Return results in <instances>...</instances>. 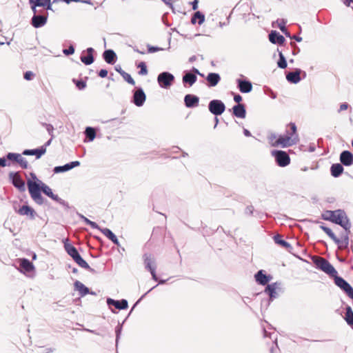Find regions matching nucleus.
Masks as SVG:
<instances>
[{
  "label": "nucleus",
  "instance_id": "nucleus-1",
  "mask_svg": "<svg viewBox=\"0 0 353 353\" xmlns=\"http://www.w3.org/2000/svg\"><path fill=\"white\" fill-rule=\"evenodd\" d=\"M31 176L33 179H37L39 183H37V182H33L30 180L27 182L29 193L31 198L35 203L39 205H42L44 203V198L41 194V191H42L43 194L52 199L53 201L59 203L65 209L68 210L70 208V205L68 202L59 197L57 194H54L52 192V189L46 183L37 179L34 173H31Z\"/></svg>",
  "mask_w": 353,
  "mask_h": 353
},
{
  "label": "nucleus",
  "instance_id": "nucleus-2",
  "mask_svg": "<svg viewBox=\"0 0 353 353\" xmlns=\"http://www.w3.org/2000/svg\"><path fill=\"white\" fill-rule=\"evenodd\" d=\"M322 218L324 220L330 221L341 225L345 230H347L351 228V223L343 210H327L322 214Z\"/></svg>",
  "mask_w": 353,
  "mask_h": 353
},
{
  "label": "nucleus",
  "instance_id": "nucleus-3",
  "mask_svg": "<svg viewBox=\"0 0 353 353\" xmlns=\"http://www.w3.org/2000/svg\"><path fill=\"white\" fill-rule=\"evenodd\" d=\"M314 263L316 267L328 274L330 277H333L335 274H337V271L333 267V265L324 258L317 256L314 260Z\"/></svg>",
  "mask_w": 353,
  "mask_h": 353
},
{
  "label": "nucleus",
  "instance_id": "nucleus-4",
  "mask_svg": "<svg viewBox=\"0 0 353 353\" xmlns=\"http://www.w3.org/2000/svg\"><path fill=\"white\" fill-rule=\"evenodd\" d=\"M335 285L353 300V288L341 276L335 274L333 277Z\"/></svg>",
  "mask_w": 353,
  "mask_h": 353
},
{
  "label": "nucleus",
  "instance_id": "nucleus-5",
  "mask_svg": "<svg viewBox=\"0 0 353 353\" xmlns=\"http://www.w3.org/2000/svg\"><path fill=\"white\" fill-rule=\"evenodd\" d=\"M174 81V75L168 72H163L157 77V82L160 87L163 88H170L172 85Z\"/></svg>",
  "mask_w": 353,
  "mask_h": 353
},
{
  "label": "nucleus",
  "instance_id": "nucleus-6",
  "mask_svg": "<svg viewBox=\"0 0 353 353\" xmlns=\"http://www.w3.org/2000/svg\"><path fill=\"white\" fill-rule=\"evenodd\" d=\"M272 155L274 157L275 161L280 167H285L290 163V158L288 153L283 150H273Z\"/></svg>",
  "mask_w": 353,
  "mask_h": 353
},
{
  "label": "nucleus",
  "instance_id": "nucleus-7",
  "mask_svg": "<svg viewBox=\"0 0 353 353\" xmlns=\"http://www.w3.org/2000/svg\"><path fill=\"white\" fill-rule=\"evenodd\" d=\"M209 111L215 116L222 114L225 110L224 103L219 99H213L208 104Z\"/></svg>",
  "mask_w": 353,
  "mask_h": 353
},
{
  "label": "nucleus",
  "instance_id": "nucleus-8",
  "mask_svg": "<svg viewBox=\"0 0 353 353\" xmlns=\"http://www.w3.org/2000/svg\"><path fill=\"white\" fill-rule=\"evenodd\" d=\"M280 283L275 282L271 284H268L265 287L264 292L270 296L267 305H270V301H272L274 299L279 297V294L276 290L280 288Z\"/></svg>",
  "mask_w": 353,
  "mask_h": 353
},
{
  "label": "nucleus",
  "instance_id": "nucleus-9",
  "mask_svg": "<svg viewBox=\"0 0 353 353\" xmlns=\"http://www.w3.org/2000/svg\"><path fill=\"white\" fill-rule=\"evenodd\" d=\"M295 139L296 141H294V139H292V136H281L274 143H272V145L274 147L281 145L283 148H285L296 143L299 139L297 137Z\"/></svg>",
  "mask_w": 353,
  "mask_h": 353
},
{
  "label": "nucleus",
  "instance_id": "nucleus-10",
  "mask_svg": "<svg viewBox=\"0 0 353 353\" xmlns=\"http://www.w3.org/2000/svg\"><path fill=\"white\" fill-rule=\"evenodd\" d=\"M146 99V96L141 88H137L134 92L132 102L137 106L141 107L143 105Z\"/></svg>",
  "mask_w": 353,
  "mask_h": 353
},
{
  "label": "nucleus",
  "instance_id": "nucleus-11",
  "mask_svg": "<svg viewBox=\"0 0 353 353\" xmlns=\"http://www.w3.org/2000/svg\"><path fill=\"white\" fill-rule=\"evenodd\" d=\"M9 177L15 188H18L21 192L25 191V182L21 178L19 172H10Z\"/></svg>",
  "mask_w": 353,
  "mask_h": 353
},
{
  "label": "nucleus",
  "instance_id": "nucleus-12",
  "mask_svg": "<svg viewBox=\"0 0 353 353\" xmlns=\"http://www.w3.org/2000/svg\"><path fill=\"white\" fill-rule=\"evenodd\" d=\"M143 260L144 262L145 268L148 270L150 272L157 269V265L155 262V259L152 254L148 253H145L143 255Z\"/></svg>",
  "mask_w": 353,
  "mask_h": 353
},
{
  "label": "nucleus",
  "instance_id": "nucleus-13",
  "mask_svg": "<svg viewBox=\"0 0 353 353\" xmlns=\"http://www.w3.org/2000/svg\"><path fill=\"white\" fill-rule=\"evenodd\" d=\"M47 19L48 13L44 14H34L31 19V24L36 28H41L46 23Z\"/></svg>",
  "mask_w": 353,
  "mask_h": 353
},
{
  "label": "nucleus",
  "instance_id": "nucleus-14",
  "mask_svg": "<svg viewBox=\"0 0 353 353\" xmlns=\"http://www.w3.org/2000/svg\"><path fill=\"white\" fill-rule=\"evenodd\" d=\"M340 161L345 166H350L353 164V154L348 150L343 151L340 154Z\"/></svg>",
  "mask_w": 353,
  "mask_h": 353
},
{
  "label": "nucleus",
  "instance_id": "nucleus-15",
  "mask_svg": "<svg viewBox=\"0 0 353 353\" xmlns=\"http://www.w3.org/2000/svg\"><path fill=\"white\" fill-rule=\"evenodd\" d=\"M107 304L109 306L114 305L118 310H125L128 307V303L127 300L121 299V301H116L111 298L107 299Z\"/></svg>",
  "mask_w": 353,
  "mask_h": 353
},
{
  "label": "nucleus",
  "instance_id": "nucleus-16",
  "mask_svg": "<svg viewBox=\"0 0 353 353\" xmlns=\"http://www.w3.org/2000/svg\"><path fill=\"white\" fill-rule=\"evenodd\" d=\"M184 102L187 108H194L198 106L199 98L196 95L188 94L185 96Z\"/></svg>",
  "mask_w": 353,
  "mask_h": 353
},
{
  "label": "nucleus",
  "instance_id": "nucleus-17",
  "mask_svg": "<svg viewBox=\"0 0 353 353\" xmlns=\"http://www.w3.org/2000/svg\"><path fill=\"white\" fill-rule=\"evenodd\" d=\"M256 281L263 285L268 284V283L272 279L271 275H266L264 274L263 270H259L254 275Z\"/></svg>",
  "mask_w": 353,
  "mask_h": 353
},
{
  "label": "nucleus",
  "instance_id": "nucleus-18",
  "mask_svg": "<svg viewBox=\"0 0 353 353\" xmlns=\"http://www.w3.org/2000/svg\"><path fill=\"white\" fill-rule=\"evenodd\" d=\"M233 114L240 119H244L246 117V110L244 104L239 103L232 108Z\"/></svg>",
  "mask_w": 353,
  "mask_h": 353
},
{
  "label": "nucleus",
  "instance_id": "nucleus-19",
  "mask_svg": "<svg viewBox=\"0 0 353 353\" xmlns=\"http://www.w3.org/2000/svg\"><path fill=\"white\" fill-rule=\"evenodd\" d=\"M238 88L242 93H248L252 90V85L247 80L237 79Z\"/></svg>",
  "mask_w": 353,
  "mask_h": 353
},
{
  "label": "nucleus",
  "instance_id": "nucleus-20",
  "mask_svg": "<svg viewBox=\"0 0 353 353\" xmlns=\"http://www.w3.org/2000/svg\"><path fill=\"white\" fill-rule=\"evenodd\" d=\"M269 40L271 43H274V44H276V43H278L279 45H282L284 43L285 39V38L283 37V36H282L281 34H280L279 32H277L276 30H272L270 34H269Z\"/></svg>",
  "mask_w": 353,
  "mask_h": 353
},
{
  "label": "nucleus",
  "instance_id": "nucleus-21",
  "mask_svg": "<svg viewBox=\"0 0 353 353\" xmlns=\"http://www.w3.org/2000/svg\"><path fill=\"white\" fill-rule=\"evenodd\" d=\"M302 72L301 69H296L294 72H290L286 74L287 80L292 83H298L301 81L300 74Z\"/></svg>",
  "mask_w": 353,
  "mask_h": 353
},
{
  "label": "nucleus",
  "instance_id": "nucleus-22",
  "mask_svg": "<svg viewBox=\"0 0 353 353\" xmlns=\"http://www.w3.org/2000/svg\"><path fill=\"white\" fill-rule=\"evenodd\" d=\"M64 243V248L69 256H70L73 260H75L80 254L77 248L72 245L67 243L68 239H66Z\"/></svg>",
  "mask_w": 353,
  "mask_h": 353
},
{
  "label": "nucleus",
  "instance_id": "nucleus-23",
  "mask_svg": "<svg viewBox=\"0 0 353 353\" xmlns=\"http://www.w3.org/2000/svg\"><path fill=\"white\" fill-rule=\"evenodd\" d=\"M103 58L108 64H114L117 61V54L112 50H106L103 53Z\"/></svg>",
  "mask_w": 353,
  "mask_h": 353
},
{
  "label": "nucleus",
  "instance_id": "nucleus-24",
  "mask_svg": "<svg viewBox=\"0 0 353 353\" xmlns=\"http://www.w3.org/2000/svg\"><path fill=\"white\" fill-rule=\"evenodd\" d=\"M197 80L196 75L193 74L192 72H188L185 73L182 78V82L185 86L187 84L189 86H192Z\"/></svg>",
  "mask_w": 353,
  "mask_h": 353
},
{
  "label": "nucleus",
  "instance_id": "nucleus-25",
  "mask_svg": "<svg viewBox=\"0 0 353 353\" xmlns=\"http://www.w3.org/2000/svg\"><path fill=\"white\" fill-rule=\"evenodd\" d=\"M86 52L88 53V55H81L80 59L85 65H89L92 64L94 61L93 57V52H94V50L92 48H87Z\"/></svg>",
  "mask_w": 353,
  "mask_h": 353
},
{
  "label": "nucleus",
  "instance_id": "nucleus-26",
  "mask_svg": "<svg viewBox=\"0 0 353 353\" xmlns=\"http://www.w3.org/2000/svg\"><path fill=\"white\" fill-rule=\"evenodd\" d=\"M18 213L21 215L29 216L31 219H34L37 215L36 212L28 205L21 207L18 210Z\"/></svg>",
  "mask_w": 353,
  "mask_h": 353
},
{
  "label": "nucleus",
  "instance_id": "nucleus-27",
  "mask_svg": "<svg viewBox=\"0 0 353 353\" xmlns=\"http://www.w3.org/2000/svg\"><path fill=\"white\" fill-rule=\"evenodd\" d=\"M206 80L210 87H214L220 81L221 77L218 73L210 72L208 74Z\"/></svg>",
  "mask_w": 353,
  "mask_h": 353
},
{
  "label": "nucleus",
  "instance_id": "nucleus-28",
  "mask_svg": "<svg viewBox=\"0 0 353 353\" xmlns=\"http://www.w3.org/2000/svg\"><path fill=\"white\" fill-rule=\"evenodd\" d=\"M74 288L79 292L81 296H84L90 293V290L84 284L79 281H76L74 283Z\"/></svg>",
  "mask_w": 353,
  "mask_h": 353
},
{
  "label": "nucleus",
  "instance_id": "nucleus-29",
  "mask_svg": "<svg viewBox=\"0 0 353 353\" xmlns=\"http://www.w3.org/2000/svg\"><path fill=\"white\" fill-rule=\"evenodd\" d=\"M44 154V148H39L33 150H25L22 152V154L23 155H35L37 159H39Z\"/></svg>",
  "mask_w": 353,
  "mask_h": 353
},
{
  "label": "nucleus",
  "instance_id": "nucleus-30",
  "mask_svg": "<svg viewBox=\"0 0 353 353\" xmlns=\"http://www.w3.org/2000/svg\"><path fill=\"white\" fill-rule=\"evenodd\" d=\"M74 261L81 268L88 270L90 272L93 273V274L96 272V271L88 265V263L81 256V255H79Z\"/></svg>",
  "mask_w": 353,
  "mask_h": 353
},
{
  "label": "nucleus",
  "instance_id": "nucleus-31",
  "mask_svg": "<svg viewBox=\"0 0 353 353\" xmlns=\"http://www.w3.org/2000/svg\"><path fill=\"white\" fill-rule=\"evenodd\" d=\"M343 167L342 164L340 163L332 164L330 168L331 174L334 177H339L343 173Z\"/></svg>",
  "mask_w": 353,
  "mask_h": 353
},
{
  "label": "nucleus",
  "instance_id": "nucleus-32",
  "mask_svg": "<svg viewBox=\"0 0 353 353\" xmlns=\"http://www.w3.org/2000/svg\"><path fill=\"white\" fill-rule=\"evenodd\" d=\"M273 239L275 243L280 245L281 246L285 248V249L289 250L292 248V245L288 242L282 239L281 235L276 234L274 236Z\"/></svg>",
  "mask_w": 353,
  "mask_h": 353
},
{
  "label": "nucleus",
  "instance_id": "nucleus-33",
  "mask_svg": "<svg viewBox=\"0 0 353 353\" xmlns=\"http://www.w3.org/2000/svg\"><path fill=\"white\" fill-rule=\"evenodd\" d=\"M344 319L349 325L353 326V311L350 305H347L345 307V315Z\"/></svg>",
  "mask_w": 353,
  "mask_h": 353
},
{
  "label": "nucleus",
  "instance_id": "nucleus-34",
  "mask_svg": "<svg viewBox=\"0 0 353 353\" xmlns=\"http://www.w3.org/2000/svg\"><path fill=\"white\" fill-rule=\"evenodd\" d=\"M20 267L27 272H30L34 269L33 264L27 259H21Z\"/></svg>",
  "mask_w": 353,
  "mask_h": 353
},
{
  "label": "nucleus",
  "instance_id": "nucleus-35",
  "mask_svg": "<svg viewBox=\"0 0 353 353\" xmlns=\"http://www.w3.org/2000/svg\"><path fill=\"white\" fill-rule=\"evenodd\" d=\"M196 20H198V23L199 25H201L205 21V15L200 11H197V12H194V14H193V16L191 19V23L192 24H195L196 22Z\"/></svg>",
  "mask_w": 353,
  "mask_h": 353
},
{
  "label": "nucleus",
  "instance_id": "nucleus-36",
  "mask_svg": "<svg viewBox=\"0 0 353 353\" xmlns=\"http://www.w3.org/2000/svg\"><path fill=\"white\" fill-rule=\"evenodd\" d=\"M85 134L89 141H92L96 137L95 130L92 127H87L85 130Z\"/></svg>",
  "mask_w": 353,
  "mask_h": 353
},
{
  "label": "nucleus",
  "instance_id": "nucleus-37",
  "mask_svg": "<svg viewBox=\"0 0 353 353\" xmlns=\"http://www.w3.org/2000/svg\"><path fill=\"white\" fill-rule=\"evenodd\" d=\"M279 59L277 62L278 67L281 69L286 68H287V61H286L285 56L283 54V53L281 52H279Z\"/></svg>",
  "mask_w": 353,
  "mask_h": 353
},
{
  "label": "nucleus",
  "instance_id": "nucleus-38",
  "mask_svg": "<svg viewBox=\"0 0 353 353\" xmlns=\"http://www.w3.org/2000/svg\"><path fill=\"white\" fill-rule=\"evenodd\" d=\"M79 216L81 219V220H83L85 223V224L90 225L92 228L98 229V230L100 229V227L97 225V223L89 220L88 218H86L83 215L80 214Z\"/></svg>",
  "mask_w": 353,
  "mask_h": 353
},
{
  "label": "nucleus",
  "instance_id": "nucleus-39",
  "mask_svg": "<svg viewBox=\"0 0 353 353\" xmlns=\"http://www.w3.org/2000/svg\"><path fill=\"white\" fill-rule=\"evenodd\" d=\"M99 230L107 237L108 238L110 241L111 240H114V236H116V235L108 228H101L99 229Z\"/></svg>",
  "mask_w": 353,
  "mask_h": 353
},
{
  "label": "nucleus",
  "instance_id": "nucleus-40",
  "mask_svg": "<svg viewBox=\"0 0 353 353\" xmlns=\"http://www.w3.org/2000/svg\"><path fill=\"white\" fill-rule=\"evenodd\" d=\"M17 163L23 169H26L28 168V161L26 159L23 158L21 154H19V158L17 161Z\"/></svg>",
  "mask_w": 353,
  "mask_h": 353
},
{
  "label": "nucleus",
  "instance_id": "nucleus-41",
  "mask_svg": "<svg viewBox=\"0 0 353 353\" xmlns=\"http://www.w3.org/2000/svg\"><path fill=\"white\" fill-rule=\"evenodd\" d=\"M137 68H140V70L138 72L139 75L143 76L148 74V69L145 62H140L137 65Z\"/></svg>",
  "mask_w": 353,
  "mask_h": 353
},
{
  "label": "nucleus",
  "instance_id": "nucleus-42",
  "mask_svg": "<svg viewBox=\"0 0 353 353\" xmlns=\"http://www.w3.org/2000/svg\"><path fill=\"white\" fill-rule=\"evenodd\" d=\"M121 77L123 78V79L127 81L129 84L130 85H134L135 84V81L134 80L132 79V77H131V75L130 74H128V72H123V73H121Z\"/></svg>",
  "mask_w": 353,
  "mask_h": 353
},
{
  "label": "nucleus",
  "instance_id": "nucleus-43",
  "mask_svg": "<svg viewBox=\"0 0 353 353\" xmlns=\"http://www.w3.org/2000/svg\"><path fill=\"white\" fill-rule=\"evenodd\" d=\"M70 170V168H69V165L68 163L65 164L64 165H62V166H56L54 168V173H60V172H66V171H68Z\"/></svg>",
  "mask_w": 353,
  "mask_h": 353
},
{
  "label": "nucleus",
  "instance_id": "nucleus-44",
  "mask_svg": "<svg viewBox=\"0 0 353 353\" xmlns=\"http://www.w3.org/2000/svg\"><path fill=\"white\" fill-rule=\"evenodd\" d=\"M334 243L338 245V248L340 250L346 249L349 245V242L341 241L337 237H336V241H334Z\"/></svg>",
  "mask_w": 353,
  "mask_h": 353
},
{
  "label": "nucleus",
  "instance_id": "nucleus-45",
  "mask_svg": "<svg viewBox=\"0 0 353 353\" xmlns=\"http://www.w3.org/2000/svg\"><path fill=\"white\" fill-rule=\"evenodd\" d=\"M289 125L290 126V129H291V132H288V136H292V139H294V141H296V137L298 138V136L296 135V137H294V134H296V126L295 125L294 123H290Z\"/></svg>",
  "mask_w": 353,
  "mask_h": 353
},
{
  "label": "nucleus",
  "instance_id": "nucleus-46",
  "mask_svg": "<svg viewBox=\"0 0 353 353\" xmlns=\"http://www.w3.org/2000/svg\"><path fill=\"white\" fill-rule=\"evenodd\" d=\"M19 153L9 152L6 156V157L7 160H8V161L16 162L17 159L19 158Z\"/></svg>",
  "mask_w": 353,
  "mask_h": 353
},
{
  "label": "nucleus",
  "instance_id": "nucleus-47",
  "mask_svg": "<svg viewBox=\"0 0 353 353\" xmlns=\"http://www.w3.org/2000/svg\"><path fill=\"white\" fill-rule=\"evenodd\" d=\"M121 329L122 326L120 325H118L115 328V333H116V346L118 345V342L120 338V335L121 333Z\"/></svg>",
  "mask_w": 353,
  "mask_h": 353
},
{
  "label": "nucleus",
  "instance_id": "nucleus-48",
  "mask_svg": "<svg viewBox=\"0 0 353 353\" xmlns=\"http://www.w3.org/2000/svg\"><path fill=\"white\" fill-rule=\"evenodd\" d=\"M324 232L329 236V237L333 240L334 241H336V236L332 231V230L329 228H326Z\"/></svg>",
  "mask_w": 353,
  "mask_h": 353
},
{
  "label": "nucleus",
  "instance_id": "nucleus-49",
  "mask_svg": "<svg viewBox=\"0 0 353 353\" xmlns=\"http://www.w3.org/2000/svg\"><path fill=\"white\" fill-rule=\"evenodd\" d=\"M29 3L31 5V9L34 13V14H37L38 12H40V10L37 9V7H39L37 3H36L34 0H29Z\"/></svg>",
  "mask_w": 353,
  "mask_h": 353
},
{
  "label": "nucleus",
  "instance_id": "nucleus-50",
  "mask_svg": "<svg viewBox=\"0 0 353 353\" xmlns=\"http://www.w3.org/2000/svg\"><path fill=\"white\" fill-rule=\"evenodd\" d=\"M350 233V229H349L347 230H345V233L341 234V238L339 239L341 241H343L349 242Z\"/></svg>",
  "mask_w": 353,
  "mask_h": 353
},
{
  "label": "nucleus",
  "instance_id": "nucleus-51",
  "mask_svg": "<svg viewBox=\"0 0 353 353\" xmlns=\"http://www.w3.org/2000/svg\"><path fill=\"white\" fill-rule=\"evenodd\" d=\"M63 52L65 55H71L74 52V47L72 45H70L68 49H64Z\"/></svg>",
  "mask_w": 353,
  "mask_h": 353
},
{
  "label": "nucleus",
  "instance_id": "nucleus-52",
  "mask_svg": "<svg viewBox=\"0 0 353 353\" xmlns=\"http://www.w3.org/2000/svg\"><path fill=\"white\" fill-rule=\"evenodd\" d=\"M34 74L31 71H27L24 73L23 77L26 80L30 81L33 79Z\"/></svg>",
  "mask_w": 353,
  "mask_h": 353
},
{
  "label": "nucleus",
  "instance_id": "nucleus-53",
  "mask_svg": "<svg viewBox=\"0 0 353 353\" xmlns=\"http://www.w3.org/2000/svg\"><path fill=\"white\" fill-rule=\"evenodd\" d=\"M76 86L79 89V90H83L85 87H86V83L83 81H76Z\"/></svg>",
  "mask_w": 353,
  "mask_h": 353
},
{
  "label": "nucleus",
  "instance_id": "nucleus-54",
  "mask_svg": "<svg viewBox=\"0 0 353 353\" xmlns=\"http://www.w3.org/2000/svg\"><path fill=\"white\" fill-rule=\"evenodd\" d=\"M254 213V207L252 205H248L245 210V214L247 215H252Z\"/></svg>",
  "mask_w": 353,
  "mask_h": 353
},
{
  "label": "nucleus",
  "instance_id": "nucleus-55",
  "mask_svg": "<svg viewBox=\"0 0 353 353\" xmlns=\"http://www.w3.org/2000/svg\"><path fill=\"white\" fill-rule=\"evenodd\" d=\"M6 165L10 166V163H7L6 157L0 158V167H6Z\"/></svg>",
  "mask_w": 353,
  "mask_h": 353
},
{
  "label": "nucleus",
  "instance_id": "nucleus-56",
  "mask_svg": "<svg viewBox=\"0 0 353 353\" xmlns=\"http://www.w3.org/2000/svg\"><path fill=\"white\" fill-rule=\"evenodd\" d=\"M148 52L149 53H154V52H156L157 51L162 50L160 48L154 47V46H148Z\"/></svg>",
  "mask_w": 353,
  "mask_h": 353
},
{
  "label": "nucleus",
  "instance_id": "nucleus-57",
  "mask_svg": "<svg viewBox=\"0 0 353 353\" xmlns=\"http://www.w3.org/2000/svg\"><path fill=\"white\" fill-rule=\"evenodd\" d=\"M46 129L48 131V132L49 133V134L52 137V138H53L54 127L52 126V125L50 124L48 125H46Z\"/></svg>",
  "mask_w": 353,
  "mask_h": 353
},
{
  "label": "nucleus",
  "instance_id": "nucleus-58",
  "mask_svg": "<svg viewBox=\"0 0 353 353\" xmlns=\"http://www.w3.org/2000/svg\"><path fill=\"white\" fill-rule=\"evenodd\" d=\"M285 23L286 21L284 19H281V22L279 23V28L281 31L286 30Z\"/></svg>",
  "mask_w": 353,
  "mask_h": 353
},
{
  "label": "nucleus",
  "instance_id": "nucleus-59",
  "mask_svg": "<svg viewBox=\"0 0 353 353\" xmlns=\"http://www.w3.org/2000/svg\"><path fill=\"white\" fill-rule=\"evenodd\" d=\"M68 164L69 165L70 170H71L77 166H79L80 165V162L78 161H75L68 163Z\"/></svg>",
  "mask_w": 353,
  "mask_h": 353
},
{
  "label": "nucleus",
  "instance_id": "nucleus-60",
  "mask_svg": "<svg viewBox=\"0 0 353 353\" xmlns=\"http://www.w3.org/2000/svg\"><path fill=\"white\" fill-rule=\"evenodd\" d=\"M107 75H108V71L105 69H101L99 72V76L101 78H105L107 77Z\"/></svg>",
  "mask_w": 353,
  "mask_h": 353
},
{
  "label": "nucleus",
  "instance_id": "nucleus-61",
  "mask_svg": "<svg viewBox=\"0 0 353 353\" xmlns=\"http://www.w3.org/2000/svg\"><path fill=\"white\" fill-rule=\"evenodd\" d=\"M34 1L37 3L38 6L45 7L46 2L44 0H34Z\"/></svg>",
  "mask_w": 353,
  "mask_h": 353
},
{
  "label": "nucleus",
  "instance_id": "nucleus-62",
  "mask_svg": "<svg viewBox=\"0 0 353 353\" xmlns=\"http://www.w3.org/2000/svg\"><path fill=\"white\" fill-rule=\"evenodd\" d=\"M234 101L239 104L242 101V97L240 94H235L234 97Z\"/></svg>",
  "mask_w": 353,
  "mask_h": 353
},
{
  "label": "nucleus",
  "instance_id": "nucleus-63",
  "mask_svg": "<svg viewBox=\"0 0 353 353\" xmlns=\"http://www.w3.org/2000/svg\"><path fill=\"white\" fill-rule=\"evenodd\" d=\"M347 108H348V104L346 103H343L341 104L339 112L345 110L347 109Z\"/></svg>",
  "mask_w": 353,
  "mask_h": 353
},
{
  "label": "nucleus",
  "instance_id": "nucleus-64",
  "mask_svg": "<svg viewBox=\"0 0 353 353\" xmlns=\"http://www.w3.org/2000/svg\"><path fill=\"white\" fill-rule=\"evenodd\" d=\"M315 150H316V146H315L314 143H310L308 147V151L310 152H313L315 151Z\"/></svg>",
  "mask_w": 353,
  "mask_h": 353
}]
</instances>
